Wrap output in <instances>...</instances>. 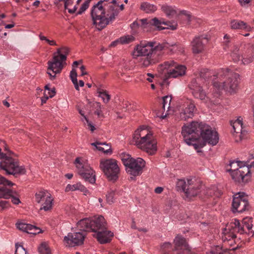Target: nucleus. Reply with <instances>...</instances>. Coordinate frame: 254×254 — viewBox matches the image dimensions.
I'll use <instances>...</instances> for the list:
<instances>
[{
  "label": "nucleus",
  "instance_id": "obj_1",
  "mask_svg": "<svg viewBox=\"0 0 254 254\" xmlns=\"http://www.w3.org/2000/svg\"><path fill=\"white\" fill-rule=\"evenodd\" d=\"M182 134L185 142L189 145L193 146L197 152H201L198 149L203 147L206 143L215 145L219 141L217 131L202 122H192L184 125Z\"/></svg>",
  "mask_w": 254,
  "mask_h": 254
},
{
  "label": "nucleus",
  "instance_id": "obj_2",
  "mask_svg": "<svg viewBox=\"0 0 254 254\" xmlns=\"http://www.w3.org/2000/svg\"><path fill=\"white\" fill-rule=\"evenodd\" d=\"M103 1L100 0L94 5L91 11L93 24L95 25L97 29L101 31L107 25L112 22L119 14V10L114 9L113 5L109 6V10L106 14L104 7L102 5Z\"/></svg>",
  "mask_w": 254,
  "mask_h": 254
},
{
  "label": "nucleus",
  "instance_id": "obj_3",
  "mask_svg": "<svg viewBox=\"0 0 254 254\" xmlns=\"http://www.w3.org/2000/svg\"><path fill=\"white\" fill-rule=\"evenodd\" d=\"M132 141L138 148L150 155L154 154L157 150V142L152 133L144 128H138L135 131Z\"/></svg>",
  "mask_w": 254,
  "mask_h": 254
},
{
  "label": "nucleus",
  "instance_id": "obj_4",
  "mask_svg": "<svg viewBox=\"0 0 254 254\" xmlns=\"http://www.w3.org/2000/svg\"><path fill=\"white\" fill-rule=\"evenodd\" d=\"M68 53L69 49L67 47L58 48L57 52L53 54L52 60L48 62L47 73L49 75L51 80H54L56 74L61 73L64 66L66 65L65 61Z\"/></svg>",
  "mask_w": 254,
  "mask_h": 254
},
{
  "label": "nucleus",
  "instance_id": "obj_5",
  "mask_svg": "<svg viewBox=\"0 0 254 254\" xmlns=\"http://www.w3.org/2000/svg\"><path fill=\"white\" fill-rule=\"evenodd\" d=\"M155 42H141L134 49L132 54L133 58L150 55L160 54L158 52H160L162 50L170 49L171 47L177 46L176 43L170 44L167 42L159 44L157 45H155Z\"/></svg>",
  "mask_w": 254,
  "mask_h": 254
},
{
  "label": "nucleus",
  "instance_id": "obj_6",
  "mask_svg": "<svg viewBox=\"0 0 254 254\" xmlns=\"http://www.w3.org/2000/svg\"><path fill=\"white\" fill-rule=\"evenodd\" d=\"M7 153L1 152L0 149V168L4 170L8 175H12L15 177L17 175H24L26 170L24 166H20L18 160L12 157L14 153L8 150Z\"/></svg>",
  "mask_w": 254,
  "mask_h": 254
},
{
  "label": "nucleus",
  "instance_id": "obj_7",
  "mask_svg": "<svg viewBox=\"0 0 254 254\" xmlns=\"http://www.w3.org/2000/svg\"><path fill=\"white\" fill-rule=\"evenodd\" d=\"M215 76L217 78H220L223 76L228 78L226 81L222 82L218 81L213 82V86L218 89H225L231 93H234L237 89L238 78L239 76L238 73L233 72L228 68H221Z\"/></svg>",
  "mask_w": 254,
  "mask_h": 254
},
{
  "label": "nucleus",
  "instance_id": "obj_8",
  "mask_svg": "<svg viewBox=\"0 0 254 254\" xmlns=\"http://www.w3.org/2000/svg\"><path fill=\"white\" fill-rule=\"evenodd\" d=\"M174 244L173 249L170 243H163L161 247V254H173V251L176 252V254H191L190 248L182 236L178 235L174 240Z\"/></svg>",
  "mask_w": 254,
  "mask_h": 254
},
{
  "label": "nucleus",
  "instance_id": "obj_9",
  "mask_svg": "<svg viewBox=\"0 0 254 254\" xmlns=\"http://www.w3.org/2000/svg\"><path fill=\"white\" fill-rule=\"evenodd\" d=\"M81 224L82 223H79ZM84 230L95 233L94 236L101 244L109 243L113 237V233L107 230L104 223H82Z\"/></svg>",
  "mask_w": 254,
  "mask_h": 254
},
{
  "label": "nucleus",
  "instance_id": "obj_10",
  "mask_svg": "<svg viewBox=\"0 0 254 254\" xmlns=\"http://www.w3.org/2000/svg\"><path fill=\"white\" fill-rule=\"evenodd\" d=\"M230 166L231 168L229 171L231 172L232 178L235 182L247 183L250 179L251 165H245L243 162L237 161L231 162Z\"/></svg>",
  "mask_w": 254,
  "mask_h": 254
},
{
  "label": "nucleus",
  "instance_id": "obj_11",
  "mask_svg": "<svg viewBox=\"0 0 254 254\" xmlns=\"http://www.w3.org/2000/svg\"><path fill=\"white\" fill-rule=\"evenodd\" d=\"M100 167L109 181L115 182L118 179L120 169L116 160H101Z\"/></svg>",
  "mask_w": 254,
  "mask_h": 254
},
{
  "label": "nucleus",
  "instance_id": "obj_12",
  "mask_svg": "<svg viewBox=\"0 0 254 254\" xmlns=\"http://www.w3.org/2000/svg\"><path fill=\"white\" fill-rule=\"evenodd\" d=\"M76 224H77V227L80 228L79 230L81 232L69 233L67 236H65L64 238V241L67 244L66 246L69 247L80 246L83 244L84 241L85 232H87L84 230L85 225Z\"/></svg>",
  "mask_w": 254,
  "mask_h": 254
},
{
  "label": "nucleus",
  "instance_id": "obj_13",
  "mask_svg": "<svg viewBox=\"0 0 254 254\" xmlns=\"http://www.w3.org/2000/svg\"><path fill=\"white\" fill-rule=\"evenodd\" d=\"M81 158L77 157L74 164L78 169V173L81 177L86 182L91 184L95 183V175L94 171L87 165L83 164L81 161Z\"/></svg>",
  "mask_w": 254,
  "mask_h": 254
},
{
  "label": "nucleus",
  "instance_id": "obj_14",
  "mask_svg": "<svg viewBox=\"0 0 254 254\" xmlns=\"http://www.w3.org/2000/svg\"><path fill=\"white\" fill-rule=\"evenodd\" d=\"M232 205L233 213L243 212L250 208L247 196L244 192H239L234 196Z\"/></svg>",
  "mask_w": 254,
  "mask_h": 254
},
{
  "label": "nucleus",
  "instance_id": "obj_15",
  "mask_svg": "<svg viewBox=\"0 0 254 254\" xmlns=\"http://www.w3.org/2000/svg\"><path fill=\"white\" fill-rule=\"evenodd\" d=\"M145 162L141 158L133 159L126 167L127 173L132 176L130 180H134L135 177L139 176L142 172V169L145 167Z\"/></svg>",
  "mask_w": 254,
  "mask_h": 254
},
{
  "label": "nucleus",
  "instance_id": "obj_16",
  "mask_svg": "<svg viewBox=\"0 0 254 254\" xmlns=\"http://www.w3.org/2000/svg\"><path fill=\"white\" fill-rule=\"evenodd\" d=\"M35 198L38 203L44 201L40 210H44L48 211L52 209L53 199L51 197V194L47 190H39L35 194Z\"/></svg>",
  "mask_w": 254,
  "mask_h": 254
},
{
  "label": "nucleus",
  "instance_id": "obj_17",
  "mask_svg": "<svg viewBox=\"0 0 254 254\" xmlns=\"http://www.w3.org/2000/svg\"><path fill=\"white\" fill-rule=\"evenodd\" d=\"M164 68L174 67L169 69L166 75V78H176L178 76L184 75L186 73V67L185 65L177 64L174 61H168L165 62L162 65Z\"/></svg>",
  "mask_w": 254,
  "mask_h": 254
},
{
  "label": "nucleus",
  "instance_id": "obj_18",
  "mask_svg": "<svg viewBox=\"0 0 254 254\" xmlns=\"http://www.w3.org/2000/svg\"><path fill=\"white\" fill-rule=\"evenodd\" d=\"M139 22L141 26L143 25H153L157 27L159 30L164 29L165 28L162 27L161 24H164L168 26V28H170L172 30H175L177 27V24L175 22H171L170 21H164L158 20L157 18L155 17L151 19H141L139 20Z\"/></svg>",
  "mask_w": 254,
  "mask_h": 254
},
{
  "label": "nucleus",
  "instance_id": "obj_19",
  "mask_svg": "<svg viewBox=\"0 0 254 254\" xmlns=\"http://www.w3.org/2000/svg\"><path fill=\"white\" fill-rule=\"evenodd\" d=\"M244 231V227H241L240 229V226H237V223H227L223 232L224 235L222 237L223 243H225L229 239L236 238V232L242 234Z\"/></svg>",
  "mask_w": 254,
  "mask_h": 254
},
{
  "label": "nucleus",
  "instance_id": "obj_20",
  "mask_svg": "<svg viewBox=\"0 0 254 254\" xmlns=\"http://www.w3.org/2000/svg\"><path fill=\"white\" fill-rule=\"evenodd\" d=\"M200 78L197 77L191 81L189 86L192 90V94L195 98L204 100L206 98V95L200 85Z\"/></svg>",
  "mask_w": 254,
  "mask_h": 254
},
{
  "label": "nucleus",
  "instance_id": "obj_21",
  "mask_svg": "<svg viewBox=\"0 0 254 254\" xmlns=\"http://www.w3.org/2000/svg\"><path fill=\"white\" fill-rule=\"evenodd\" d=\"M208 39L206 36L201 35L195 37L191 42L192 51L195 54L202 53Z\"/></svg>",
  "mask_w": 254,
  "mask_h": 254
},
{
  "label": "nucleus",
  "instance_id": "obj_22",
  "mask_svg": "<svg viewBox=\"0 0 254 254\" xmlns=\"http://www.w3.org/2000/svg\"><path fill=\"white\" fill-rule=\"evenodd\" d=\"M200 189V185L198 183L194 184V181L192 179H188L185 193L188 197L195 196L198 193Z\"/></svg>",
  "mask_w": 254,
  "mask_h": 254
},
{
  "label": "nucleus",
  "instance_id": "obj_23",
  "mask_svg": "<svg viewBox=\"0 0 254 254\" xmlns=\"http://www.w3.org/2000/svg\"><path fill=\"white\" fill-rule=\"evenodd\" d=\"M16 228L29 234L36 235L41 232L40 229L29 223H15Z\"/></svg>",
  "mask_w": 254,
  "mask_h": 254
},
{
  "label": "nucleus",
  "instance_id": "obj_24",
  "mask_svg": "<svg viewBox=\"0 0 254 254\" xmlns=\"http://www.w3.org/2000/svg\"><path fill=\"white\" fill-rule=\"evenodd\" d=\"M186 107L180 114L182 120H186L188 118H191L193 116L194 111L195 109L194 104L190 101L186 103Z\"/></svg>",
  "mask_w": 254,
  "mask_h": 254
},
{
  "label": "nucleus",
  "instance_id": "obj_25",
  "mask_svg": "<svg viewBox=\"0 0 254 254\" xmlns=\"http://www.w3.org/2000/svg\"><path fill=\"white\" fill-rule=\"evenodd\" d=\"M159 55V54H154L141 57L139 60L140 65L146 67L155 64L158 62L157 56Z\"/></svg>",
  "mask_w": 254,
  "mask_h": 254
},
{
  "label": "nucleus",
  "instance_id": "obj_26",
  "mask_svg": "<svg viewBox=\"0 0 254 254\" xmlns=\"http://www.w3.org/2000/svg\"><path fill=\"white\" fill-rule=\"evenodd\" d=\"M230 26L232 29L245 30L246 31H251L252 28L247 23L243 21L238 20H232L230 22Z\"/></svg>",
  "mask_w": 254,
  "mask_h": 254
},
{
  "label": "nucleus",
  "instance_id": "obj_27",
  "mask_svg": "<svg viewBox=\"0 0 254 254\" xmlns=\"http://www.w3.org/2000/svg\"><path fill=\"white\" fill-rule=\"evenodd\" d=\"M231 125L233 127L234 132L236 133H240L239 134L240 140L242 139L241 134L242 133L243 121L241 117L238 118L234 122H231Z\"/></svg>",
  "mask_w": 254,
  "mask_h": 254
},
{
  "label": "nucleus",
  "instance_id": "obj_28",
  "mask_svg": "<svg viewBox=\"0 0 254 254\" xmlns=\"http://www.w3.org/2000/svg\"><path fill=\"white\" fill-rule=\"evenodd\" d=\"M106 220L101 215H94L88 217H85L80 219L78 222H106Z\"/></svg>",
  "mask_w": 254,
  "mask_h": 254
},
{
  "label": "nucleus",
  "instance_id": "obj_29",
  "mask_svg": "<svg viewBox=\"0 0 254 254\" xmlns=\"http://www.w3.org/2000/svg\"><path fill=\"white\" fill-rule=\"evenodd\" d=\"M3 186L0 187V198L4 199L10 198L11 195H12L13 190L8 189L6 187V185L2 184ZM8 186H12V185H7Z\"/></svg>",
  "mask_w": 254,
  "mask_h": 254
},
{
  "label": "nucleus",
  "instance_id": "obj_30",
  "mask_svg": "<svg viewBox=\"0 0 254 254\" xmlns=\"http://www.w3.org/2000/svg\"><path fill=\"white\" fill-rule=\"evenodd\" d=\"M91 144L92 146H95L98 150L104 153H108L109 151L111 150V146L106 142H95L92 143Z\"/></svg>",
  "mask_w": 254,
  "mask_h": 254
},
{
  "label": "nucleus",
  "instance_id": "obj_31",
  "mask_svg": "<svg viewBox=\"0 0 254 254\" xmlns=\"http://www.w3.org/2000/svg\"><path fill=\"white\" fill-rule=\"evenodd\" d=\"M76 190H80L81 191L86 192V189L84 186L81 185V183H78L72 185L68 184L65 189V191H74Z\"/></svg>",
  "mask_w": 254,
  "mask_h": 254
},
{
  "label": "nucleus",
  "instance_id": "obj_32",
  "mask_svg": "<svg viewBox=\"0 0 254 254\" xmlns=\"http://www.w3.org/2000/svg\"><path fill=\"white\" fill-rule=\"evenodd\" d=\"M140 8L146 13L153 12L157 9L155 5L147 2H143L141 4Z\"/></svg>",
  "mask_w": 254,
  "mask_h": 254
},
{
  "label": "nucleus",
  "instance_id": "obj_33",
  "mask_svg": "<svg viewBox=\"0 0 254 254\" xmlns=\"http://www.w3.org/2000/svg\"><path fill=\"white\" fill-rule=\"evenodd\" d=\"M241 54L242 52L240 51L239 47L238 46H235L231 55L233 60L235 62L239 61L242 57Z\"/></svg>",
  "mask_w": 254,
  "mask_h": 254
},
{
  "label": "nucleus",
  "instance_id": "obj_34",
  "mask_svg": "<svg viewBox=\"0 0 254 254\" xmlns=\"http://www.w3.org/2000/svg\"><path fill=\"white\" fill-rule=\"evenodd\" d=\"M41 254H52L51 250L46 242H42L38 248Z\"/></svg>",
  "mask_w": 254,
  "mask_h": 254
},
{
  "label": "nucleus",
  "instance_id": "obj_35",
  "mask_svg": "<svg viewBox=\"0 0 254 254\" xmlns=\"http://www.w3.org/2000/svg\"><path fill=\"white\" fill-rule=\"evenodd\" d=\"M97 93L99 94V96L102 98L104 103H108L110 99V96L107 93L106 90L98 88Z\"/></svg>",
  "mask_w": 254,
  "mask_h": 254
},
{
  "label": "nucleus",
  "instance_id": "obj_36",
  "mask_svg": "<svg viewBox=\"0 0 254 254\" xmlns=\"http://www.w3.org/2000/svg\"><path fill=\"white\" fill-rule=\"evenodd\" d=\"M120 158L124 164V165L127 167V165L130 163V162L133 160L134 158H132L131 156L125 153H122L120 154Z\"/></svg>",
  "mask_w": 254,
  "mask_h": 254
},
{
  "label": "nucleus",
  "instance_id": "obj_37",
  "mask_svg": "<svg viewBox=\"0 0 254 254\" xmlns=\"http://www.w3.org/2000/svg\"><path fill=\"white\" fill-rule=\"evenodd\" d=\"M77 73L76 70L74 68L72 69L70 73V79L74 85V87L76 90H79V85L78 84L77 79Z\"/></svg>",
  "mask_w": 254,
  "mask_h": 254
},
{
  "label": "nucleus",
  "instance_id": "obj_38",
  "mask_svg": "<svg viewBox=\"0 0 254 254\" xmlns=\"http://www.w3.org/2000/svg\"><path fill=\"white\" fill-rule=\"evenodd\" d=\"M164 11L169 17L173 16L176 14V11L171 6L168 5H163L161 7Z\"/></svg>",
  "mask_w": 254,
  "mask_h": 254
},
{
  "label": "nucleus",
  "instance_id": "obj_39",
  "mask_svg": "<svg viewBox=\"0 0 254 254\" xmlns=\"http://www.w3.org/2000/svg\"><path fill=\"white\" fill-rule=\"evenodd\" d=\"M172 100V97L171 96H165L162 98V108L164 111L166 109L167 110L170 107V103Z\"/></svg>",
  "mask_w": 254,
  "mask_h": 254
},
{
  "label": "nucleus",
  "instance_id": "obj_40",
  "mask_svg": "<svg viewBox=\"0 0 254 254\" xmlns=\"http://www.w3.org/2000/svg\"><path fill=\"white\" fill-rule=\"evenodd\" d=\"M237 223V226H240V229L241 227H244L245 231L243 233H247L251 232L253 233L254 232V228L252 223Z\"/></svg>",
  "mask_w": 254,
  "mask_h": 254
},
{
  "label": "nucleus",
  "instance_id": "obj_41",
  "mask_svg": "<svg viewBox=\"0 0 254 254\" xmlns=\"http://www.w3.org/2000/svg\"><path fill=\"white\" fill-rule=\"evenodd\" d=\"M211 254H230V252L228 248L223 249L219 246L216 247L211 252Z\"/></svg>",
  "mask_w": 254,
  "mask_h": 254
},
{
  "label": "nucleus",
  "instance_id": "obj_42",
  "mask_svg": "<svg viewBox=\"0 0 254 254\" xmlns=\"http://www.w3.org/2000/svg\"><path fill=\"white\" fill-rule=\"evenodd\" d=\"M211 73L210 71L208 70V69H203L200 71L199 77H198L197 78H200L201 81L202 79H204L206 81L209 79V77L211 76Z\"/></svg>",
  "mask_w": 254,
  "mask_h": 254
},
{
  "label": "nucleus",
  "instance_id": "obj_43",
  "mask_svg": "<svg viewBox=\"0 0 254 254\" xmlns=\"http://www.w3.org/2000/svg\"><path fill=\"white\" fill-rule=\"evenodd\" d=\"M134 40V37L131 35H127L120 38V43L122 44H128Z\"/></svg>",
  "mask_w": 254,
  "mask_h": 254
},
{
  "label": "nucleus",
  "instance_id": "obj_44",
  "mask_svg": "<svg viewBox=\"0 0 254 254\" xmlns=\"http://www.w3.org/2000/svg\"><path fill=\"white\" fill-rule=\"evenodd\" d=\"M176 186L178 189L182 190L185 193L187 188V183L184 180H179Z\"/></svg>",
  "mask_w": 254,
  "mask_h": 254
},
{
  "label": "nucleus",
  "instance_id": "obj_45",
  "mask_svg": "<svg viewBox=\"0 0 254 254\" xmlns=\"http://www.w3.org/2000/svg\"><path fill=\"white\" fill-rule=\"evenodd\" d=\"M14 254H27L23 246L18 243L15 244V252Z\"/></svg>",
  "mask_w": 254,
  "mask_h": 254
},
{
  "label": "nucleus",
  "instance_id": "obj_46",
  "mask_svg": "<svg viewBox=\"0 0 254 254\" xmlns=\"http://www.w3.org/2000/svg\"><path fill=\"white\" fill-rule=\"evenodd\" d=\"M13 192L10 198H11V201L13 204H18L21 202L18 197V194L16 191L13 190Z\"/></svg>",
  "mask_w": 254,
  "mask_h": 254
},
{
  "label": "nucleus",
  "instance_id": "obj_47",
  "mask_svg": "<svg viewBox=\"0 0 254 254\" xmlns=\"http://www.w3.org/2000/svg\"><path fill=\"white\" fill-rule=\"evenodd\" d=\"M93 106L96 108L94 112L95 115H97L98 117H103V114L101 110V104L99 102H95L93 104Z\"/></svg>",
  "mask_w": 254,
  "mask_h": 254
},
{
  "label": "nucleus",
  "instance_id": "obj_48",
  "mask_svg": "<svg viewBox=\"0 0 254 254\" xmlns=\"http://www.w3.org/2000/svg\"><path fill=\"white\" fill-rule=\"evenodd\" d=\"M115 194V192L114 190H111L108 192V194L106 195V198L108 203L109 204H111L114 202V195Z\"/></svg>",
  "mask_w": 254,
  "mask_h": 254
},
{
  "label": "nucleus",
  "instance_id": "obj_49",
  "mask_svg": "<svg viewBox=\"0 0 254 254\" xmlns=\"http://www.w3.org/2000/svg\"><path fill=\"white\" fill-rule=\"evenodd\" d=\"M89 4H88L87 2H84L81 5L79 11L77 12V14H81L84 12L89 7Z\"/></svg>",
  "mask_w": 254,
  "mask_h": 254
},
{
  "label": "nucleus",
  "instance_id": "obj_50",
  "mask_svg": "<svg viewBox=\"0 0 254 254\" xmlns=\"http://www.w3.org/2000/svg\"><path fill=\"white\" fill-rule=\"evenodd\" d=\"M102 1H103L102 4H103V5H102L104 7H105L106 6V2H108L110 4H111L110 5H113L114 6V9H118L117 7L118 6V5H116V0H103Z\"/></svg>",
  "mask_w": 254,
  "mask_h": 254
},
{
  "label": "nucleus",
  "instance_id": "obj_51",
  "mask_svg": "<svg viewBox=\"0 0 254 254\" xmlns=\"http://www.w3.org/2000/svg\"><path fill=\"white\" fill-rule=\"evenodd\" d=\"M84 119L87 122V126H88L89 128L90 129V130L92 132L94 131V130L95 129V127L93 125V124H92V123L88 120V119L86 117H84Z\"/></svg>",
  "mask_w": 254,
  "mask_h": 254
},
{
  "label": "nucleus",
  "instance_id": "obj_52",
  "mask_svg": "<svg viewBox=\"0 0 254 254\" xmlns=\"http://www.w3.org/2000/svg\"><path fill=\"white\" fill-rule=\"evenodd\" d=\"M235 238H232V239H229V240L227 242H226L225 243H224L223 245L225 246H226L227 245L230 246L229 249L231 247H232L234 244L235 243Z\"/></svg>",
  "mask_w": 254,
  "mask_h": 254
},
{
  "label": "nucleus",
  "instance_id": "obj_53",
  "mask_svg": "<svg viewBox=\"0 0 254 254\" xmlns=\"http://www.w3.org/2000/svg\"><path fill=\"white\" fill-rule=\"evenodd\" d=\"M60 1L64 2V6L65 9H68L67 7L72 3V0H59Z\"/></svg>",
  "mask_w": 254,
  "mask_h": 254
},
{
  "label": "nucleus",
  "instance_id": "obj_54",
  "mask_svg": "<svg viewBox=\"0 0 254 254\" xmlns=\"http://www.w3.org/2000/svg\"><path fill=\"white\" fill-rule=\"evenodd\" d=\"M48 94L49 95L48 96L49 98L53 97L56 94L55 89L54 88L52 89H50L49 91H48Z\"/></svg>",
  "mask_w": 254,
  "mask_h": 254
},
{
  "label": "nucleus",
  "instance_id": "obj_55",
  "mask_svg": "<svg viewBox=\"0 0 254 254\" xmlns=\"http://www.w3.org/2000/svg\"><path fill=\"white\" fill-rule=\"evenodd\" d=\"M8 201L6 200H0V206L3 209L6 207L8 204Z\"/></svg>",
  "mask_w": 254,
  "mask_h": 254
},
{
  "label": "nucleus",
  "instance_id": "obj_56",
  "mask_svg": "<svg viewBox=\"0 0 254 254\" xmlns=\"http://www.w3.org/2000/svg\"><path fill=\"white\" fill-rule=\"evenodd\" d=\"M49 98L48 95H47V93L46 92L44 93V96L41 98V102L42 104H45L46 103L47 100Z\"/></svg>",
  "mask_w": 254,
  "mask_h": 254
},
{
  "label": "nucleus",
  "instance_id": "obj_57",
  "mask_svg": "<svg viewBox=\"0 0 254 254\" xmlns=\"http://www.w3.org/2000/svg\"><path fill=\"white\" fill-rule=\"evenodd\" d=\"M254 221V220L253 218L251 217H247L243 218L242 222H253Z\"/></svg>",
  "mask_w": 254,
  "mask_h": 254
},
{
  "label": "nucleus",
  "instance_id": "obj_58",
  "mask_svg": "<svg viewBox=\"0 0 254 254\" xmlns=\"http://www.w3.org/2000/svg\"><path fill=\"white\" fill-rule=\"evenodd\" d=\"M123 108L124 109H125V111H127L129 110L128 106H130L131 105L130 104H129L128 102H125L123 103Z\"/></svg>",
  "mask_w": 254,
  "mask_h": 254
},
{
  "label": "nucleus",
  "instance_id": "obj_59",
  "mask_svg": "<svg viewBox=\"0 0 254 254\" xmlns=\"http://www.w3.org/2000/svg\"><path fill=\"white\" fill-rule=\"evenodd\" d=\"M140 24L138 22L135 21H134L131 25L130 27L131 29H135L137 28Z\"/></svg>",
  "mask_w": 254,
  "mask_h": 254
},
{
  "label": "nucleus",
  "instance_id": "obj_60",
  "mask_svg": "<svg viewBox=\"0 0 254 254\" xmlns=\"http://www.w3.org/2000/svg\"><path fill=\"white\" fill-rule=\"evenodd\" d=\"M163 190V188L162 187H158L155 188L154 191L157 194L161 193Z\"/></svg>",
  "mask_w": 254,
  "mask_h": 254
},
{
  "label": "nucleus",
  "instance_id": "obj_61",
  "mask_svg": "<svg viewBox=\"0 0 254 254\" xmlns=\"http://www.w3.org/2000/svg\"><path fill=\"white\" fill-rule=\"evenodd\" d=\"M147 75L149 76V78H147L146 80L148 81L149 82H152L153 81L152 79L154 78V76L153 74L148 73Z\"/></svg>",
  "mask_w": 254,
  "mask_h": 254
},
{
  "label": "nucleus",
  "instance_id": "obj_62",
  "mask_svg": "<svg viewBox=\"0 0 254 254\" xmlns=\"http://www.w3.org/2000/svg\"><path fill=\"white\" fill-rule=\"evenodd\" d=\"M80 69L81 71V76H83V75H86V74H87V72L85 71V66H84V65L81 66L80 67Z\"/></svg>",
  "mask_w": 254,
  "mask_h": 254
},
{
  "label": "nucleus",
  "instance_id": "obj_63",
  "mask_svg": "<svg viewBox=\"0 0 254 254\" xmlns=\"http://www.w3.org/2000/svg\"><path fill=\"white\" fill-rule=\"evenodd\" d=\"M47 42L50 45L53 46V45H57L56 42L54 40H50L49 39H48L47 40Z\"/></svg>",
  "mask_w": 254,
  "mask_h": 254
},
{
  "label": "nucleus",
  "instance_id": "obj_64",
  "mask_svg": "<svg viewBox=\"0 0 254 254\" xmlns=\"http://www.w3.org/2000/svg\"><path fill=\"white\" fill-rule=\"evenodd\" d=\"M182 13L186 15L188 17L189 21L190 20L191 15L190 14L187 12L186 11H183Z\"/></svg>",
  "mask_w": 254,
  "mask_h": 254
}]
</instances>
